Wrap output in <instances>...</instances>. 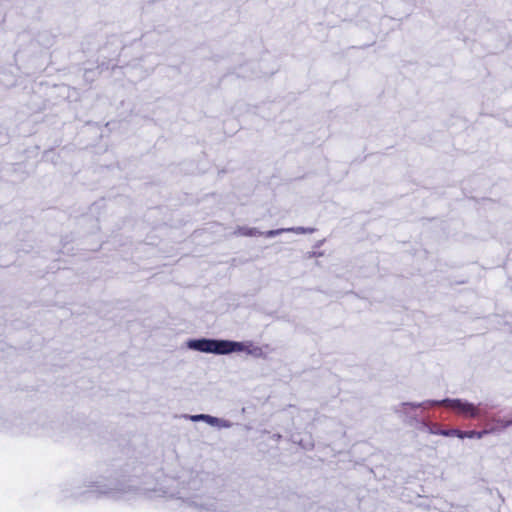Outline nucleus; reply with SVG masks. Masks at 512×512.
Instances as JSON below:
<instances>
[{"label":"nucleus","mask_w":512,"mask_h":512,"mask_svg":"<svg viewBox=\"0 0 512 512\" xmlns=\"http://www.w3.org/2000/svg\"><path fill=\"white\" fill-rule=\"evenodd\" d=\"M169 497L176 498L182 505L194 508L198 512H224L223 505L215 499L192 492V487H182L177 492L169 493Z\"/></svg>","instance_id":"obj_1"},{"label":"nucleus","mask_w":512,"mask_h":512,"mask_svg":"<svg viewBox=\"0 0 512 512\" xmlns=\"http://www.w3.org/2000/svg\"><path fill=\"white\" fill-rule=\"evenodd\" d=\"M430 405H445L454 411L462 414L465 417H478L480 414V409L478 406L474 404L461 400V399H444L442 401H425L422 403H403L402 406H410L412 408L423 407L426 408Z\"/></svg>","instance_id":"obj_2"},{"label":"nucleus","mask_w":512,"mask_h":512,"mask_svg":"<svg viewBox=\"0 0 512 512\" xmlns=\"http://www.w3.org/2000/svg\"><path fill=\"white\" fill-rule=\"evenodd\" d=\"M186 347L190 350L211 353L217 355H223L224 340L216 339H189L186 342Z\"/></svg>","instance_id":"obj_3"},{"label":"nucleus","mask_w":512,"mask_h":512,"mask_svg":"<svg viewBox=\"0 0 512 512\" xmlns=\"http://www.w3.org/2000/svg\"><path fill=\"white\" fill-rule=\"evenodd\" d=\"M233 352H245L257 358L264 357V352L261 347L254 345L251 341L236 342L224 340L223 355Z\"/></svg>","instance_id":"obj_4"},{"label":"nucleus","mask_w":512,"mask_h":512,"mask_svg":"<svg viewBox=\"0 0 512 512\" xmlns=\"http://www.w3.org/2000/svg\"><path fill=\"white\" fill-rule=\"evenodd\" d=\"M89 492L93 493V494H96V495H107L109 497H112V498H121V494L120 492H118L117 490H114V489H106V488H103L102 486H93V488H91L89 490Z\"/></svg>","instance_id":"obj_5"},{"label":"nucleus","mask_w":512,"mask_h":512,"mask_svg":"<svg viewBox=\"0 0 512 512\" xmlns=\"http://www.w3.org/2000/svg\"><path fill=\"white\" fill-rule=\"evenodd\" d=\"M235 234L241 235V236H262V232L257 230L256 228L251 227H239Z\"/></svg>","instance_id":"obj_6"},{"label":"nucleus","mask_w":512,"mask_h":512,"mask_svg":"<svg viewBox=\"0 0 512 512\" xmlns=\"http://www.w3.org/2000/svg\"><path fill=\"white\" fill-rule=\"evenodd\" d=\"M431 434H439V435H443V436H456L458 438H464L463 432L460 430H457V429L431 431Z\"/></svg>","instance_id":"obj_7"},{"label":"nucleus","mask_w":512,"mask_h":512,"mask_svg":"<svg viewBox=\"0 0 512 512\" xmlns=\"http://www.w3.org/2000/svg\"><path fill=\"white\" fill-rule=\"evenodd\" d=\"M211 426L217 428H230L232 427V423L226 419L214 417Z\"/></svg>","instance_id":"obj_8"},{"label":"nucleus","mask_w":512,"mask_h":512,"mask_svg":"<svg viewBox=\"0 0 512 512\" xmlns=\"http://www.w3.org/2000/svg\"><path fill=\"white\" fill-rule=\"evenodd\" d=\"M313 231H314V229H312V228H304V227L285 228V232H293L296 234L312 233Z\"/></svg>","instance_id":"obj_9"},{"label":"nucleus","mask_w":512,"mask_h":512,"mask_svg":"<svg viewBox=\"0 0 512 512\" xmlns=\"http://www.w3.org/2000/svg\"><path fill=\"white\" fill-rule=\"evenodd\" d=\"M488 431L487 430H484V431H480V432H476V431H467V432H463L464 434V438H482L485 434H487Z\"/></svg>","instance_id":"obj_10"},{"label":"nucleus","mask_w":512,"mask_h":512,"mask_svg":"<svg viewBox=\"0 0 512 512\" xmlns=\"http://www.w3.org/2000/svg\"><path fill=\"white\" fill-rule=\"evenodd\" d=\"M282 233H285V228L275 229V230H269L266 232H262V236H265L267 238H272L275 236H278Z\"/></svg>","instance_id":"obj_11"},{"label":"nucleus","mask_w":512,"mask_h":512,"mask_svg":"<svg viewBox=\"0 0 512 512\" xmlns=\"http://www.w3.org/2000/svg\"><path fill=\"white\" fill-rule=\"evenodd\" d=\"M205 414H197V415H183V418L189 419L193 422L204 421Z\"/></svg>","instance_id":"obj_12"},{"label":"nucleus","mask_w":512,"mask_h":512,"mask_svg":"<svg viewBox=\"0 0 512 512\" xmlns=\"http://www.w3.org/2000/svg\"><path fill=\"white\" fill-rule=\"evenodd\" d=\"M497 424L503 428L511 426L512 425V417L509 420H496Z\"/></svg>","instance_id":"obj_13"},{"label":"nucleus","mask_w":512,"mask_h":512,"mask_svg":"<svg viewBox=\"0 0 512 512\" xmlns=\"http://www.w3.org/2000/svg\"><path fill=\"white\" fill-rule=\"evenodd\" d=\"M213 419H214V416H211V415L205 414V417H204V421H203V422H206L207 424L211 425V424H212Z\"/></svg>","instance_id":"obj_14"},{"label":"nucleus","mask_w":512,"mask_h":512,"mask_svg":"<svg viewBox=\"0 0 512 512\" xmlns=\"http://www.w3.org/2000/svg\"><path fill=\"white\" fill-rule=\"evenodd\" d=\"M428 431H429V433H431V431H439V430H438V429H436V428H432V427H429V426H428Z\"/></svg>","instance_id":"obj_15"}]
</instances>
